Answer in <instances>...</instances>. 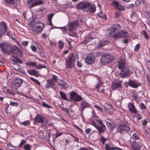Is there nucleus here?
Instances as JSON below:
<instances>
[{"instance_id":"obj_28","label":"nucleus","mask_w":150,"mask_h":150,"mask_svg":"<svg viewBox=\"0 0 150 150\" xmlns=\"http://www.w3.org/2000/svg\"><path fill=\"white\" fill-rule=\"evenodd\" d=\"M77 95V94L74 92H71L70 93V100H74Z\"/></svg>"},{"instance_id":"obj_12","label":"nucleus","mask_w":150,"mask_h":150,"mask_svg":"<svg viewBox=\"0 0 150 150\" xmlns=\"http://www.w3.org/2000/svg\"><path fill=\"white\" fill-rule=\"evenodd\" d=\"M78 26L79 23L77 21H75L71 22L69 25V30L71 31H73Z\"/></svg>"},{"instance_id":"obj_3","label":"nucleus","mask_w":150,"mask_h":150,"mask_svg":"<svg viewBox=\"0 0 150 150\" xmlns=\"http://www.w3.org/2000/svg\"><path fill=\"white\" fill-rule=\"evenodd\" d=\"M77 9H83L87 12L91 13L94 12L96 10L94 5L90 6V4L86 2H79L76 6Z\"/></svg>"},{"instance_id":"obj_9","label":"nucleus","mask_w":150,"mask_h":150,"mask_svg":"<svg viewBox=\"0 0 150 150\" xmlns=\"http://www.w3.org/2000/svg\"><path fill=\"white\" fill-rule=\"evenodd\" d=\"M95 57L94 54H89L85 59V62L88 64H92L95 62Z\"/></svg>"},{"instance_id":"obj_57","label":"nucleus","mask_w":150,"mask_h":150,"mask_svg":"<svg viewBox=\"0 0 150 150\" xmlns=\"http://www.w3.org/2000/svg\"><path fill=\"white\" fill-rule=\"evenodd\" d=\"M28 41H24L22 42L23 45L25 46H27L28 44Z\"/></svg>"},{"instance_id":"obj_26","label":"nucleus","mask_w":150,"mask_h":150,"mask_svg":"<svg viewBox=\"0 0 150 150\" xmlns=\"http://www.w3.org/2000/svg\"><path fill=\"white\" fill-rule=\"evenodd\" d=\"M94 38H92L90 37H88L86 38L83 41V42L81 43V44H83L84 45L86 44L88 42L91 41L92 39Z\"/></svg>"},{"instance_id":"obj_49","label":"nucleus","mask_w":150,"mask_h":150,"mask_svg":"<svg viewBox=\"0 0 150 150\" xmlns=\"http://www.w3.org/2000/svg\"><path fill=\"white\" fill-rule=\"evenodd\" d=\"M42 105L45 107H46L47 108H51V107L49 106V105H48L47 104L43 102H42Z\"/></svg>"},{"instance_id":"obj_19","label":"nucleus","mask_w":150,"mask_h":150,"mask_svg":"<svg viewBox=\"0 0 150 150\" xmlns=\"http://www.w3.org/2000/svg\"><path fill=\"white\" fill-rule=\"evenodd\" d=\"M35 122L38 123H41L43 124L44 122V118L41 117L40 115L38 114L35 118Z\"/></svg>"},{"instance_id":"obj_48","label":"nucleus","mask_w":150,"mask_h":150,"mask_svg":"<svg viewBox=\"0 0 150 150\" xmlns=\"http://www.w3.org/2000/svg\"><path fill=\"white\" fill-rule=\"evenodd\" d=\"M132 96L135 100H136L137 99L138 96H137V94L136 93H133Z\"/></svg>"},{"instance_id":"obj_35","label":"nucleus","mask_w":150,"mask_h":150,"mask_svg":"<svg viewBox=\"0 0 150 150\" xmlns=\"http://www.w3.org/2000/svg\"><path fill=\"white\" fill-rule=\"evenodd\" d=\"M60 93L61 96V97L64 100H68V99L66 98V96L65 94L63 92L60 91Z\"/></svg>"},{"instance_id":"obj_47","label":"nucleus","mask_w":150,"mask_h":150,"mask_svg":"<svg viewBox=\"0 0 150 150\" xmlns=\"http://www.w3.org/2000/svg\"><path fill=\"white\" fill-rule=\"evenodd\" d=\"M132 137L135 139H138L139 138V135L136 133L133 134Z\"/></svg>"},{"instance_id":"obj_2","label":"nucleus","mask_w":150,"mask_h":150,"mask_svg":"<svg viewBox=\"0 0 150 150\" xmlns=\"http://www.w3.org/2000/svg\"><path fill=\"white\" fill-rule=\"evenodd\" d=\"M0 46L4 53L10 54V53H20V49L16 46L11 47L10 45L6 44H0Z\"/></svg>"},{"instance_id":"obj_44","label":"nucleus","mask_w":150,"mask_h":150,"mask_svg":"<svg viewBox=\"0 0 150 150\" xmlns=\"http://www.w3.org/2000/svg\"><path fill=\"white\" fill-rule=\"evenodd\" d=\"M30 123V122L29 120H26L21 122V124L23 125L27 126Z\"/></svg>"},{"instance_id":"obj_27","label":"nucleus","mask_w":150,"mask_h":150,"mask_svg":"<svg viewBox=\"0 0 150 150\" xmlns=\"http://www.w3.org/2000/svg\"><path fill=\"white\" fill-rule=\"evenodd\" d=\"M110 35L115 40L119 38H121L119 32L116 33H113V34H110Z\"/></svg>"},{"instance_id":"obj_16","label":"nucleus","mask_w":150,"mask_h":150,"mask_svg":"<svg viewBox=\"0 0 150 150\" xmlns=\"http://www.w3.org/2000/svg\"><path fill=\"white\" fill-rule=\"evenodd\" d=\"M113 4L115 7L119 11H121L122 10H124V8L118 1H114L113 2Z\"/></svg>"},{"instance_id":"obj_54","label":"nucleus","mask_w":150,"mask_h":150,"mask_svg":"<svg viewBox=\"0 0 150 150\" xmlns=\"http://www.w3.org/2000/svg\"><path fill=\"white\" fill-rule=\"evenodd\" d=\"M62 134V133L59 132H57L56 133V138L60 136Z\"/></svg>"},{"instance_id":"obj_31","label":"nucleus","mask_w":150,"mask_h":150,"mask_svg":"<svg viewBox=\"0 0 150 150\" xmlns=\"http://www.w3.org/2000/svg\"><path fill=\"white\" fill-rule=\"evenodd\" d=\"M28 72L29 74L31 75H37L38 74V71H35L34 70H28Z\"/></svg>"},{"instance_id":"obj_17","label":"nucleus","mask_w":150,"mask_h":150,"mask_svg":"<svg viewBox=\"0 0 150 150\" xmlns=\"http://www.w3.org/2000/svg\"><path fill=\"white\" fill-rule=\"evenodd\" d=\"M128 108L129 110L132 113H136L137 110L135 108V106L133 103H129L128 104Z\"/></svg>"},{"instance_id":"obj_30","label":"nucleus","mask_w":150,"mask_h":150,"mask_svg":"<svg viewBox=\"0 0 150 150\" xmlns=\"http://www.w3.org/2000/svg\"><path fill=\"white\" fill-rule=\"evenodd\" d=\"M109 121H106L105 122L107 124V126L108 127H109L110 129L112 130L113 128H114V127H112V122L111 120H109Z\"/></svg>"},{"instance_id":"obj_56","label":"nucleus","mask_w":150,"mask_h":150,"mask_svg":"<svg viewBox=\"0 0 150 150\" xmlns=\"http://www.w3.org/2000/svg\"><path fill=\"white\" fill-rule=\"evenodd\" d=\"M6 35L11 38H12L13 39H14V38L12 37V35L9 32L7 31L6 33Z\"/></svg>"},{"instance_id":"obj_1","label":"nucleus","mask_w":150,"mask_h":150,"mask_svg":"<svg viewBox=\"0 0 150 150\" xmlns=\"http://www.w3.org/2000/svg\"><path fill=\"white\" fill-rule=\"evenodd\" d=\"M37 18L35 16H33L28 21L29 26L32 28V30L36 32H40L42 30L41 25L42 24L39 22H37Z\"/></svg>"},{"instance_id":"obj_15","label":"nucleus","mask_w":150,"mask_h":150,"mask_svg":"<svg viewBox=\"0 0 150 150\" xmlns=\"http://www.w3.org/2000/svg\"><path fill=\"white\" fill-rule=\"evenodd\" d=\"M117 131H128L129 128L128 126L125 125H121L117 127Z\"/></svg>"},{"instance_id":"obj_7","label":"nucleus","mask_w":150,"mask_h":150,"mask_svg":"<svg viewBox=\"0 0 150 150\" xmlns=\"http://www.w3.org/2000/svg\"><path fill=\"white\" fill-rule=\"evenodd\" d=\"M122 81L119 80H115L112 82V88L114 90L117 89H121L122 87Z\"/></svg>"},{"instance_id":"obj_55","label":"nucleus","mask_w":150,"mask_h":150,"mask_svg":"<svg viewBox=\"0 0 150 150\" xmlns=\"http://www.w3.org/2000/svg\"><path fill=\"white\" fill-rule=\"evenodd\" d=\"M10 105L12 106H18V104L16 102H11L10 103Z\"/></svg>"},{"instance_id":"obj_46","label":"nucleus","mask_w":150,"mask_h":150,"mask_svg":"<svg viewBox=\"0 0 150 150\" xmlns=\"http://www.w3.org/2000/svg\"><path fill=\"white\" fill-rule=\"evenodd\" d=\"M46 140H49L50 139V134L49 132H46V135L45 137Z\"/></svg>"},{"instance_id":"obj_25","label":"nucleus","mask_w":150,"mask_h":150,"mask_svg":"<svg viewBox=\"0 0 150 150\" xmlns=\"http://www.w3.org/2000/svg\"><path fill=\"white\" fill-rule=\"evenodd\" d=\"M121 38L126 37L128 36V33L127 31L125 30H122L119 32Z\"/></svg>"},{"instance_id":"obj_8","label":"nucleus","mask_w":150,"mask_h":150,"mask_svg":"<svg viewBox=\"0 0 150 150\" xmlns=\"http://www.w3.org/2000/svg\"><path fill=\"white\" fill-rule=\"evenodd\" d=\"M131 145L132 150H139L143 146V144L141 142H138L135 141L131 143Z\"/></svg>"},{"instance_id":"obj_21","label":"nucleus","mask_w":150,"mask_h":150,"mask_svg":"<svg viewBox=\"0 0 150 150\" xmlns=\"http://www.w3.org/2000/svg\"><path fill=\"white\" fill-rule=\"evenodd\" d=\"M105 148L106 150H122V149L121 148H120L118 147H110V146L107 144H106L105 145Z\"/></svg>"},{"instance_id":"obj_60","label":"nucleus","mask_w":150,"mask_h":150,"mask_svg":"<svg viewBox=\"0 0 150 150\" xmlns=\"http://www.w3.org/2000/svg\"><path fill=\"white\" fill-rule=\"evenodd\" d=\"M26 142V141L24 140H22L20 144L19 145V147H21L22 145L24 144Z\"/></svg>"},{"instance_id":"obj_63","label":"nucleus","mask_w":150,"mask_h":150,"mask_svg":"<svg viewBox=\"0 0 150 150\" xmlns=\"http://www.w3.org/2000/svg\"><path fill=\"white\" fill-rule=\"evenodd\" d=\"M141 108L142 109H146V107L144 103H142L141 104Z\"/></svg>"},{"instance_id":"obj_23","label":"nucleus","mask_w":150,"mask_h":150,"mask_svg":"<svg viewBox=\"0 0 150 150\" xmlns=\"http://www.w3.org/2000/svg\"><path fill=\"white\" fill-rule=\"evenodd\" d=\"M128 83L129 86L134 88H137L139 85V84L137 83L131 79L129 80Z\"/></svg>"},{"instance_id":"obj_64","label":"nucleus","mask_w":150,"mask_h":150,"mask_svg":"<svg viewBox=\"0 0 150 150\" xmlns=\"http://www.w3.org/2000/svg\"><path fill=\"white\" fill-rule=\"evenodd\" d=\"M79 150H90L88 149L87 148L81 147L80 148Z\"/></svg>"},{"instance_id":"obj_18","label":"nucleus","mask_w":150,"mask_h":150,"mask_svg":"<svg viewBox=\"0 0 150 150\" xmlns=\"http://www.w3.org/2000/svg\"><path fill=\"white\" fill-rule=\"evenodd\" d=\"M125 63V59L123 58H122L118 62V67L120 69L124 68Z\"/></svg>"},{"instance_id":"obj_29","label":"nucleus","mask_w":150,"mask_h":150,"mask_svg":"<svg viewBox=\"0 0 150 150\" xmlns=\"http://www.w3.org/2000/svg\"><path fill=\"white\" fill-rule=\"evenodd\" d=\"M57 82L58 84L61 86L62 87L64 88H66L67 87L66 86V84L62 80H59L57 81Z\"/></svg>"},{"instance_id":"obj_43","label":"nucleus","mask_w":150,"mask_h":150,"mask_svg":"<svg viewBox=\"0 0 150 150\" xmlns=\"http://www.w3.org/2000/svg\"><path fill=\"white\" fill-rule=\"evenodd\" d=\"M12 61L13 62H18L19 63L21 64L22 63V62L18 58H16V59H13L12 58Z\"/></svg>"},{"instance_id":"obj_41","label":"nucleus","mask_w":150,"mask_h":150,"mask_svg":"<svg viewBox=\"0 0 150 150\" xmlns=\"http://www.w3.org/2000/svg\"><path fill=\"white\" fill-rule=\"evenodd\" d=\"M142 34L144 36L145 38L147 39H149V36L147 34L146 31L145 30H143L142 31Z\"/></svg>"},{"instance_id":"obj_14","label":"nucleus","mask_w":150,"mask_h":150,"mask_svg":"<svg viewBox=\"0 0 150 150\" xmlns=\"http://www.w3.org/2000/svg\"><path fill=\"white\" fill-rule=\"evenodd\" d=\"M96 121L100 125V126H98L97 128V129L98 131H105L106 129L105 126L102 122L98 120H97Z\"/></svg>"},{"instance_id":"obj_50","label":"nucleus","mask_w":150,"mask_h":150,"mask_svg":"<svg viewBox=\"0 0 150 150\" xmlns=\"http://www.w3.org/2000/svg\"><path fill=\"white\" fill-rule=\"evenodd\" d=\"M8 147L10 150H14L16 149V148L15 147H13L10 144L8 145Z\"/></svg>"},{"instance_id":"obj_53","label":"nucleus","mask_w":150,"mask_h":150,"mask_svg":"<svg viewBox=\"0 0 150 150\" xmlns=\"http://www.w3.org/2000/svg\"><path fill=\"white\" fill-rule=\"evenodd\" d=\"M120 16V13L119 12H115V18H118Z\"/></svg>"},{"instance_id":"obj_38","label":"nucleus","mask_w":150,"mask_h":150,"mask_svg":"<svg viewBox=\"0 0 150 150\" xmlns=\"http://www.w3.org/2000/svg\"><path fill=\"white\" fill-rule=\"evenodd\" d=\"M82 97L80 96L77 95L74 100V103H75L77 101H79L81 100Z\"/></svg>"},{"instance_id":"obj_42","label":"nucleus","mask_w":150,"mask_h":150,"mask_svg":"<svg viewBox=\"0 0 150 150\" xmlns=\"http://www.w3.org/2000/svg\"><path fill=\"white\" fill-rule=\"evenodd\" d=\"M12 61L13 62H18L19 63L21 64L22 63V62L18 58H16V59H13L12 58Z\"/></svg>"},{"instance_id":"obj_11","label":"nucleus","mask_w":150,"mask_h":150,"mask_svg":"<svg viewBox=\"0 0 150 150\" xmlns=\"http://www.w3.org/2000/svg\"><path fill=\"white\" fill-rule=\"evenodd\" d=\"M23 82V80L22 79L16 78L13 81L12 86L15 89H17L20 86Z\"/></svg>"},{"instance_id":"obj_45","label":"nucleus","mask_w":150,"mask_h":150,"mask_svg":"<svg viewBox=\"0 0 150 150\" xmlns=\"http://www.w3.org/2000/svg\"><path fill=\"white\" fill-rule=\"evenodd\" d=\"M100 139L103 144L104 145L105 143V141L107 140V139L105 138L104 137L102 136L101 137Z\"/></svg>"},{"instance_id":"obj_59","label":"nucleus","mask_w":150,"mask_h":150,"mask_svg":"<svg viewBox=\"0 0 150 150\" xmlns=\"http://www.w3.org/2000/svg\"><path fill=\"white\" fill-rule=\"evenodd\" d=\"M31 49L34 52H36L37 50V48L35 46H33L31 47Z\"/></svg>"},{"instance_id":"obj_61","label":"nucleus","mask_w":150,"mask_h":150,"mask_svg":"<svg viewBox=\"0 0 150 150\" xmlns=\"http://www.w3.org/2000/svg\"><path fill=\"white\" fill-rule=\"evenodd\" d=\"M92 124L97 129L98 126L97 125L96 123L94 121H92Z\"/></svg>"},{"instance_id":"obj_39","label":"nucleus","mask_w":150,"mask_h":150,"mask_svg":"<svg viewBox=\"0 0 150 150\" xmlns=\"http://www.w3.org/2000/svg\"><path fill=\"white\" fill-rule=\"evenodd\" d=\"M64 45V42L62 41H60L58 43V46L60 49L63 48Z\"/></svg>"},{"instance_id":"obj_13","label":"nucleus","mask_w":150,"mask_h":150,"mask_svg":"<svg viewBox=\"0 0 150 150\" xmlns=\"http://www.w3.org/2000/svg\"><path fill=\"white\" fill-rule=\"evenodd\" d=\"M120 28V26L119 24H115L112 26V28L109 32V34H113V33H115Z\"/></svg>"},{"instance_id":"obj_58","label":"nucleus","mask_w":150,"mask_h":150,"mask_svg":"<svg viewBox=\"0 0 150 150\" xmlns=\"http://www.w3.org/2000/svg\"><path fill=\"white\" fill-rule=\"evenodd\" d=\"M77 65L79 67H82V64L81 61H78L77 62Z\"/></svg>"},{"instance_id":"obj_62","label":"nucleus","mask_w":150,"mask_h":150,"mask_svg":"<svg viewBox=\"0 0 150 150\" xmlns=\"http://www.w3.org/2000/svg\"><path fill=\"white\" fill-rule=\"evenodd\" d=\"M37 69H40L42 68H45V66H42L41 65H40L38 67H37Z\"/></svg>"},{"instance_id":"obj_10","label":"nucleus","mask_w":150,"mask_h":150,"mask_svg":"<svg viewBox=\"0 0 150 150\" xmlns=\"http://www.w3.org/2000/svg\"><path fill=\"white\" fill-rule=\"evenodd\" d=\"M7 25L4 21L1 23L0 28V38H1L4 35L7 30Z\"/></svg>"},{"instance_id":"obj_37","label":"nucleus","mask_w":150,"mask_h":150,"mask_svg":"<svg viewBox=\"0 0 150 150\" xmlns=\"http://www.w3.org/2000/svg\"><path fill=\"white\" fill-rule=\"evenodd\" d=\"M26 64L29 66H31L32 67L36 66V62H28L26 63Z\"/></svg>"},{"instance_id":"obj_32","label":"nucleus","mask_w":150,"mask_h":150,"mask_svg":"<svg viewBox=\"0 0 150 150\" xmlns=\"http://www.w3.org/2000/svg\"><path fill=\"white\" fill-rule=\"evenodd\" d=\"M54 15V13H51L50 15H49L48 16V19L49 21L50 25H52L51 20Z\"/></svg>"},{"instance_id":"obj_33","label":"nucleus","mask_w":150,"mask_h":150,"mask_svg":"<svg viewBox=\"0 0 150 150\" xmlns=\"http://www.w3.org/2000/svg\"><path fill=\"white\" fill-rule=\"evenodd\" d=\"M108 41L107 40H105L103 41L101 43H100L99 45V47H101L103 46H104L105 45L107 44H108Z\"/></svg>"},{"instance_id":"obj_22","label":"nucleus","mask_w":150,"mask_h":150,"mask_svg":"<svg viewBox=\"0 0 150 150\" xmlns=\"http://www.w3.org/2000/svg\"><path fill=\"white\" fill-rule=\"evenodd\" d=\"M47 83L46 85V88L49 87H52L54 85V82L52 80L49 79L47 81Z\"/></svg>"},{"instance_id":"obj_51","label":"nucleus","mask_w":150,"mask_h":150,"mask_svg":"<svg viewBox=\"0 0 150 150\" xmlns=\"http://www.w3.org/2000/svg\"><path fill=\"white\" fill-rule=\"evenodd\" d=\"M53 78L52 80L53 81L54 80V81H53L54 82V83H55V82L56 81H57L58 78L57 77L54 75H53Z\"/></svg>"},{"instance_id":"obj_34","label":"nucleus","mask_w":150,"mask_h":150,"mask_svg":"<svg viewBox=\"0 0 150 150\" xmlns=\"http://www.w3.org/2000/svg\"><path fill=\"white\" fill-rule=\"evenodd\" d=\"M60 107L62 109V110L66 112L68 114L69 112V110L66 107L63 106V105L62 104L60 105Z\"/></svg>"},{"instance_id":"obj_6","label":"nucleus","mask_w":150,"mask_h":150,"mask_svg":"<svg viewBox=\"0 0 150 150\" xmlns=\"http://www.w3.org/2000/svg\"><path fill=\"white\" fill-rule=\"evenodd\" d=\"M121 69V71L119 74V75L121 78L127 77L129 76L130 71L129 68L124 67Z\"/></svg>"},{"instance_id":"obj_36","label":"nucleus","mask_w":150,"mask_h":150,"mask_svg":"<svg viewBox=\"0 0 150 150\" xmlns=\"http://www.w3.org/2000/svg\"><path fill=\"white\" fill-rule=\"evenodd\" d=\"M5 3L9 4L11 5H13L15 4V1L14 0H4Z\"/></svg>"},{"instance_id":"obj_5","label":"nucleus","mask_w":150,"mask_h":150,"mask_svg":"<svg viewBox=\"0 0 150 150\" xmlns=\"http://www.w3.org/2000/svg\"><path fill=\"white\" fill-rule=\"evenodd\" d=\"M73 56V54L72 53L68 55L66 60V65L69 68H71L74 67L75 58Z\"/></svg>"},{"instance_id":"obj_24","label":"nucleus","mask_w":150,"mask_h":150,"mask_svg":"<svg viewBox=\"0 0 150 150\" xmlns=\"http://www.w3.org/2000/svg\"><path fill=\"white\" fill-rule=\"evenodd\" d=\"M44 1L41 0H36L31 5L30 8H31L34 6L42 4Z\"/></svg>"},{"instance_id":"obj_4","label":"nucleus","mask_w":150,"mask_h":150,"mask_svg":"<svg viewBox=\"0 0 150 150\" xmlns=\"http://www.w3.org/2000/svg\"><path fill=\"white\" fill-rule=\"evenodd\" d=\"M114 59V57L111 56L109 54L105 53L102 56L100 62L102 64L105 65L112 61Z\"/></svg>"},{"instance_id":"obj_20","label":"nucleus","mask_w":150,"mask_h":150,"mask_svg":"<svg viewBox=\"0 0 150 150\" xmlns=\"http://www.w3.org/2000/svg\"><path fill=\"white\" fill-rule=\"evenodd\" d=\"M81 110L83 111L84 109L90 106L89 104L85 101H83L81 102L80 104Z\"/></svg>"},{"instance_id":"obj_40","label":"nucleus","mask_w":150,"mask_h":150,"mask_svg":"<svg viewBox=\"0 0 150 150\" xmlns=\"http://www.w3.org/2000/svg\"><path fill=\"white\" fill-rule=\"evenodd\" d=\"M24 148L25 150H31V146L29 144H28L24 146Z\"/></svg>"},{"instance_id":"obj_52","label":"nucleus","mask_w":150,"mask_h":150,"mask_svg":"<svg viewBox=\"0 0 150 150\" xmlns=\"http://www.w3.org/2000/svg\"><path fill=\"white\" fill-rule=\"evenodd\" d=\"M140 48V45L139 44H137L135 47L134 49L135 51H137Z\"/></svg>"}]
</instances>
